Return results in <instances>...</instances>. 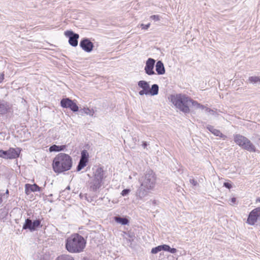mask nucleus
<instances>
[{
  "label": "nucleus",
  "instance_id": "1",
  "mask_svg": "<svg viewBox=\"0 0 260 260\" xmlns=\"http://www.w3.org/2000/svg\"><path fill=\"white\" fill-rule=\"evenodd\" d=\"M140 185L136 192V196L138 200H143L149 193V191L153 189L156 183V176L151 170H147L144 175L138 179Z\"/></svg>",
  "mask_w": 260,
  "mask_h": 260
},
{
  "label": "nucleus",
  "instance_id": "2",
  "mask_svg": "<svg viewBox=\"0 0 260 260\" xmlns=\"http://www.w3.org/2000/svg\"><path fill=\"white\" fill-rule=\"evenodd\" d=\"M72 158L69 155L60 153L53 158L52 169L57 174L62 173L70 170L72 167Z\"/></svg>",
  "mask_w": 260,
  "mask_h": 260
},
{
  "label": "nucleus",
  "instance_id": "3",
  "mask_svg": "<svg viewBox=\"0 0 260 260\" xmlns=\"http://www.w3.org/2000/svg\"><path fill=\"white\" fill-rule=\"evenodd\" d=\"M171 99L174 105L184 113H189V105L190 103L191 104L192 106L197 108L200 105V103L197 101H194L190 98L181 94L172 95Z\"/></svg>",
  "mask_w": 260,
  "mask_h": 260
},
{
  "label": "nucleus",
  "instance_id": "4",
  "mask_svg": "<svg viewBox=\"0 0 260 260\" xmlns=\"http://www.w3.org/2000/svg\"><path fill=\"white\" fill-rule=\"evenodd\" d=\"M86 240L79 234H74L66 240V248L70 253H80L86 246Z\"/></svg>",
  "mask_w": 260,
  "mask_h": 260
},
{
  "label": "nucleus",
  "instance_id": "5",
  "mask_svg": "<svg viewBox=\"0 0 260 260\" xmlns=\"http://www.w3.org/2000/svg\"><path fill=\"white\" fill-rule=\"evenodd\" d=\"M104 178V171L102 168L98 167L94 172L93 178L89 181L90 191H97L102 186Z\"/></svg>",
  "mask_w": 260,
  "mask_h": 260
},
{
  "label": "nucleus",
  "instance_id": "6",
  "mask_svg": "<svg viewBox=\"0 0 260 260\" xmlns=\"http://www.w3.org/2000/svg\"><path fill=\"white\" fill-rule=\"evenodd\" d=\"M234 140L236 144L243 149L250 152L256 151L254 145L246 137L240 134H237L234 136Z\"/></svg>",
  "mask_w": 260,
  "mask_h": 260
},
{
  "label": "nucleus",
  "instance_id": "7",
  "mask_svg": "<svg viewBox=\"0 0 260 260\" xmlns=\"http://www.w3.org/2000/svg\"><path fill=\"white\" fill-rule=\"evenodd\" d=\"M21 149L20 148H10L7 150H0V157L5 159H13L19 157Z\"/></svg>",
  "mask_w": 260,
  "mask_h": 260
},
{
  "label": "nucleus",
  "instance_id": "8",
  "mask_svg": "<svg viewBox=\"0 0 260 260\" xmlns=\"http://www.w3.org/2000/svg\"><path fill=\"white\" fill-rule=\"evenodd\" d=\"M42 226L41 220L36 219L34 221H32L29 218H27L25 219V223L23 225V230H29L30 232L35 231L38 228Z\"/></svg>",
  "mask_w": 260,
  "mask_h": 260
},
{
  "label": "nucleus",
  "instance_id": "9",
  "mask_svg": "<svg viewBox=\"0 0 260 260\" xmlns=\"http://www.w3.org/2000/svg\"><path fill=\"white\" fill-rule=\"evenodd\" d=\"M64 35L69 38V43L73 47H76L78 45L79 35L74 32L72 30H67L64 31Z\"/></svg>",
  "mask_w": 260,
  "mask_h": 260
},
{
  "label": "nucleus",
  "instance_id": "10",
  "mask_svg": "<svg viewBox=\"0 0 260 260\" xmlns=\"http://www.w3.org/2000/svg\"><path fill=\"white\" fill-rule=\"evenodd\" d=\"M260 216V207L252 210L249 213L247 223L250 225H254L257 221V218Z\"/></svg>",
  "mask_w": 260,
  "mask_h": 260
},
{
  "label": "nucleus",
  "instance_id": "11",
  "mask_svg": "<svg viewBox=\"0 0 260 260\" xmlns=\"http://www.w3.org/2000/svg\"><path fill=\"white\" fill-rule=\"evenodd\" d=\"M80 47L85 52H90L94 47L93 44L90 40L86 38H83L80 42Z\"/></svg>",
  "mask_w": 260,
  "mask_h": 260
},
{
  "label": "nucleus",
  "instance_id": "12",
  "mask_svg": "<svg viewBox=\"0 0 260 260\" xmlns=\"http://www.w3.org/2000/svg\"><path fill=\"white\" fill-rule=\"evenodd\" d=\"M155 60L153 58H149L146 62V66L144 68L146 74L148 75H152L155 74L153 69L155 65Z\"/></svg>",
  "mask_w": 260,
  "mask_h": 260
},
{
  "label": "nucleus",
  "instance_id": "13",
  "mask_svg": "<svg viewBox=\"0 0 260 260\" xmlns=\"http://www.w3.org/2000/svg\"><path fill=\"white\" fill-rule=\"evenodd\" d=\"M11 106L7 102L2 100L0 101V114L4 115L10 112Z\"/></svg>",
  "mask_w": 260,
  "mask_h": 260
},
{
  "label": "nucleus",
  "instance_id": "14",
  "mask_svg": "<svg viewBox=\"0 0 260 260\" xmlns=\"http://www.w3.org/2000/svg\"><path fill=\"white\" fill-rule=\"evenodd\" d=\"M25 193L27 194H28L30 192H36V191H40L41 190V187H39L37 184H25Z\"/></svg>",
  "mask_w": 260,
  "mask_h": 260
},
{
  "label": "nucleus",
  "instance_id": "15",
  "mask_svg": "<svg viewBox=\"0 0 260 260\" xmlns=\"http://www.w3.org/2000/svg\"><path fill=\"white\" fill-rule=\"evenodd\" d=\"M206 128L214 135L216 136H218L222 138L223 140H225L226 138V136L223 135L219 130L215 128L213 126L211 125H208Z\"/></svg>",
  "mask_w": 260,
  "mask_h": 260
},
{
  "label": "nucleus",
  "instance_id": "16",
  "mask_svg": "<svg viewBox=\"0 0 260 260\" xmlns=\"http://www.w3.org/2000/svg\"><path fill=\"white\" fill-rule=\"evenodd\" d=\"M155 70L158 75H164L165 73V69L162 62L158 60L155 65Z\"/></svg>",
  "mask_w": 260,
  "mask_h": 260
},
{
  "label": "nucleus",
  "instance_id": "17",
  "mask_svg": "<svg viewBox=\"0 0 260 260\" xmlns=\"http://www.w3.org/2000/svg\"><path fill=\"white\" fill-rule=\"evenodd\" d=\"M114 219L117 223L123 225H127L129 223V220L127 218L121 217L119 215L114 217Z\"/></svg>",
  "mask_w": 260,
  "mask_h": 260
},
{
  "label": "nucleus",
  "instance_id": "18",
  "mask_svg": "<svg viewBox=\"0 0 260 260\" xmlns=\"http://www.w3.org/2000/svg\"><path fill=\"white\" fill-rule=\"evenodd\" d=\"M138 86L142 88L143 90H145V91H147L148 92L149 90L150 89V85L149 83L144 80H141L138 82Z\"/></svg>",
  "mask_w": 260,
  "mask_h": 260
},
{
  "label": "nucleus",
  "instance_id": "19",
  "mask_svg": "<svg viewBox=\"0 0 260 260\" xmlns=\"http://www.w3.org/2000/svg\"><path fill=\"white\" fill-rule=\"evenodd\" d=\"M159 86L156 84H154L150 87V89L148 91V94L154 96L156 95L158 93Z\"/></svg>",
  "mask_w": 260,
  "mask_h": 260
},
{
  "label": "nucleus",
  "instance_id": "20",
  "mask_svg": "<svg viewBox=\"0 0 260 260\" xmlns=\"http://www.w3.org/2000/svg\"><path fill=\"white\" fill-rule=\"evenodd\" d=\"M72 102L69 98L62 99L60 101V105L64 108H69Z\"/></svg>",
  "mask_w": 260,
  "mask_h": 260
},
{
  "label": "nucleus",
  "instance_id": "21",
  "mask_svg": "<svg viewBox=\"0 0 260 260\" xmlns=\"http://www.w3.org/2000/svg\"><path fill=\"white\" fill-rule=\"evenodd\" d=\"M66 145H53L49 148V150L50 152L52 151H55V152H59L61 151L64 150V149L66 148Z\"/></svg>",
  "mask_w": 260,
  "mask_h": 260
},
{
  "label": "nucleus",
  "instance_id": "22",
  "mask_svg": "<svg viewBox=\"0 0 260 260\" xmlns=\"http://www.w3.org/2000/svg\"><path fill=\"white\" fill-rule=\"evenodd\" d=\"M123 237L128 240L129 242H131L135 239V234L132 232H124Z\"/></svg>",
  "mask_w": 260,
  "mask_h": 260
},
{
  "label": "nucleus",
  "instance_id": "23",
  "mask_svg": "<svg viewBox=\"0 0 260 260\" xmlns=\"http://www.w3.org/2000/svg\"><path fill=\"white\" fill-rule=\"evenodd\" d=\"M88 160H84L83 159H80L79 162L77 166L76 170L77 171H81L83 168H84L88 162Z\"/></svg>",
  "mask_w": 260,
  "mask_h": 260
},
{
  "label": "nucleus",
  "instance_id": "24",
  "mask_svg": "<svg viewBox=\"0 0 260 260\" xmlns=\"http://www.w3.org/2000/svg\"><path fill=\"white\" fill-rule=\"evenodd\" d=\"M69 108L74 112H77L79 110L78 106L73 101Z\"/></svg>",
  "mask_w": 260,
  "mask_h": 260
},
{
  "label": "nucleus",
  "instance_id": "25",
  "mask_svg": "<svg viewBox=\"0 0 260 260\" xmlns=\"http://www.w3.org/2000/svg\"><path fill=\"white\" fill-rule=\"evenodd\" d=\"M88 153L86 150H84L81 152V156L80 159H83L84 160H86L88 161Z\"/></svg>",
  "mask_w": 260,
  "mask_h": 260
},
{
  "label": "nucleus",
  "instance_id": "26",
  "mask_svg": "<svg viewBox=\"0 0 260 260\" xmlns=\"http://www.w3.org/2000/svg\"><path fill=\"white\" fill-rule=\"evenodd\" d=\"M248 80L250 83H256L259 81L260 82L259 78L256 76L250 77L248 79Z\"/></svg>",
  "mask_w": 260,
  "mask_h": 260
},
{
  "label": "nucleus",
  "instance_id": "27",
  "mask_svg": "<svg viewBox=\"0 0 260 260\" xmlns=\"http://www.w3.org/2000/svg\"><path fill=\"white\" fill-rule=\"evenodd\" d=\"M56 260H74V258L69 255H61L57 258Z\"/></svg>",
  "mask_w": 260,
  "mask_h": 260
},
{
  "label": "nucleus",
  "instance_id": "28",
  "mask_svg": "<svg viewBox=\"0 0 260 260\" xmlns=\"http://www.w3.org/2000/svg\"><path fill=\"white\" fill-rule=\"evenodd\" d=\"M161 251V249H160V245L157 246V247H155L154 248H153L152 249H151V253H153V254H156L157 253H158V252Z\"/></svg>",
  "mask_w": 260,
  "mask_h": 260
},
{
  "label": "nucleus",
  "instance_id": "29",
  "mask_svg": "<svg viewBox=\"0 0 260 260\" xmlns=\"http://www.w3.org/2000/svg\"><path fill=\"white\" fill-rule=\"evenodd\" d=\"M161 250L168 251V249L170 248V246L166 244L161 245H160Z\"/></svg>",
  "mask_w": 260,
  "mask_h": 260
},
{
  "label": "nucleus",
  "instance_id": "30",
  "mask_svg": "<svg viewBox=\"0 0 260 260\" xmlns=\"http://www.w3.org/2000/svg\"><path fill=\"white\" fill-rule=\"evenodd\" d=\"M150 18L155 21H158L160 20L159 16L158 15H151Z\"/></svg>",
  "mask_w": 260,
  "mask_h": 260
},
{
  "label": "nucleus",
  "instance_id": "31",
  "mask_svg": "<svg viewBox=\"0 0 260 260\" xmlns=\"http://www.w3.org/2000/svg\"><path fill=\"white\" fill-rule=\"evenodd\" d=\"M131 191V190L129 189H123L121 193V194L122 196H125L126 195H127Z\"/></svg>",
  "mask_w": 260,
  "mask_h": 260
},
{
  "label": "nucleus",
  "instance_id": "32",
  "mask_svg": "<svg viewBox=\"0 0 260 260\" xmlns=\"http://www.w3.org/2000/svg\"><path fill=\"white\" fill-rule=\"evenodd\" d=\"M206 111L208 113H209L211 115H214L215 114V111L208 107L206 108Z\"/></svg>",
  "mask_w": 260,
  "mask_h": 260
},
{
  "label": "nucleus",
  "instance_id": "33",
  "mask_svg": "<svg viewBox=\"0 0 260 260\" xmlns=\"http://www.w3.org/2000/svg\"><path fill=\"white\" fill-rule=\"evenodd\" d=\"M84 112L87 114H89V115H92V112H91V111L88 109V108H84Z\"/></svg>",
  "mask_w": 260,
  "mask_h": 260
},
{
  "label": "nucleus",
  "instance_id": "34",
  "mask_svg": "<svg viewBox=\"0 0 260 260\" xmlns=\"http://www.w3.org/2000/svg\"><path fill=\"white\" fill-rule=\"evenodd\" d=\"M168 252H170L171 253H175L177 252V249L174 248H171L168 249Z\"/></svg>",
  "mask_w": 260,
  "mask_h": 260
},
{
  "label": "nucleus",
  "instance_id": "35",
  "mask_svg": "<svg viewBox=\"0 0 260 260\" xmlns=\"http://www.w3.org/2000/svg\"><path fill=\"white\" fill-rule=\"evenodd\" d=\"M150 23H148L147 24H142L141 27L142 29H147L150 27Z\"/></svg>",
  "mask_w": 260,
  "mask_h": 260
},
{
  "label": "nucleus",
  "instance_id": "36",
  "mask_svg": "<svg viewBox=\"0 0 260 260\" xmlns=\"http://www.w3.org/2000/svg\"><path fill=\"white\" fill-rule=\"evenodd\" d=\"M139 94L140 95H148V92L142 89L139 92Z\"/></svg>",
  "mask_w": 260,
  "mask_h": 260
},
{
  "label": "nucleus",
  "instance_id": "37",
  "mask_svg": "<svg viewBox=\"0 0 260 260\" xmlns=\"http://www.w3.org/2000/svg\"><path fill=\"white\" fill-rule=\"evenodd\" d=\"M189 182L191 184H192L193 186H196L198 184L197 181H196L193 179H190Z\"/></svg>",
  "mask_w": 260,
  "mask_h": 260
},
{
  "label": "nucleus",
  "instance_id": "38",
  "mask_svg": "<svg viewBox=\"0 0 260 260\" xmlns=\"http://www.w3.org/2000/svg\"><path fill=\"white\" fill-rule=\"evenodd\" d=\"M224 186L227 188L230 189L232 187V185L228 182H225L224 183Z\"/></svg>",
  "mask_w": 260,
  "mask_h": 260
},
{
  "label": "nucleus",
  "instance_id": "39",
  "mask_svg": "<svg viewBox=\"0 0 260 260\" xmlns=\"http://www.w3.org/2000/svg\"><path fill=\"white\" fill-rule=\"evenodd\" d=\"M4 79V73H0V83L3 82Z\"/></svg>",
  "mask_w": 260,
  "mask_h": 260
},
{
  "label": "nucleus",
  "instance_id": "40",
  "mask_svg": "<svg viewBox=\"0 0 260 260\" xmlns=\"http://www.w3.org/2000/svg\"><path fill=\"white\" fill-rule=\"evenodd\" d=\"M206 108H207L206 106H205L200 104V105L199 106V107H198L197 108L202 109H205L206 110Z\"/></svg>",
  "mask_w": 260,
  "mask_h": 260
},
{
  "label": "nucleus",
  "instance_id": "41",
  "mask_svg": "<svg viewBox=\"0 0 260 260\" xmlns=\"http://www.w3.org/2000/svg\"><path fill=\"white\" fill-rule=\"evenodd\" d=\"M147 145H148V143L146 142H145V141L142 142V146L144 149L146 148Z\"/></svg>",
  "mask_w": 260,
  "mask_h": 260
},
{
  "label": "nucleus",
  "instance_id": "42",
  "mask_svg": "<svg viewBox=\"0 0 260 260\" xmlns=\"http://www.w3.org/2000/svg\"><path fill=\"white\" fill-rule=\"evenodd\" d=\"M5 194H2L0 193V204L2 203L3 202V196H4Z\"/></svg>",
  "mask_w": 260,
  "mask_h": 260
},
{
  "label": "nucleus",
  "instance_id": "43",
  "mask_svg": "<svg viewBox=\"0 0 260 260\" xmlns=\"http://www.w3.org/2000/svg\"><path fill=\"white\" fill-rule=\"evenodd\" d=\"M236 198H232L231 199V202H232V203H234H234L236 202Z\"/></svg>",
  "mask_w": 260,
  "mask_h": 260
},
{
  "label": "nucleus",
  "instance_id": "44",
  "mask_svg": "<svg viewBox=\"0 0 260 260\" xmlns=\"http://www.w3.org/2000/svg\"><path fill=\"white\" fill-rule=\"evenodd\" d=\"M256 202H259L260 203V198H258L256 199Z\"/></svg>",
  "mask_w": 260,
  "mask_h": 260
},
{
  "label": "nucleus",
  "instance_id": "45",
  "mask_svg": "<svg viewBox=\"0 0 260 260\" xmlns=\"http://www.w3.org/2000/svg\"><path fill=\"white\" fill-rule=\"evenodd\" d=\"M6 194H9V190L7 189L6 191V193H5Z\"/></svg>",
  "mask_w": 260,
  "mask_h": 260
},
{
  "label": "nucleus",
  "instance_id": "46",
  "mask_svg": "<svg viewBox=\"0 0 260 260\" xmlns=\"http://www.w3.org/2000/svg\"><path fill=\"white\" fill-rule=\"evenodd\" d=\"M67 189H70V187H69V186H68V187H67Z\"/></svg>",
  "mask_w": 260,
  "mask_h": 260
},
{
  "label": "nucleus",
  "instance_id": "47",
  "mask_svg": "<svg viewBox=\"0 0 260 260\" xmlns=\"http://www.w3.org/2000/svg\"><path fill=\"white\" fill-rule=\"evenodd\" d=\"M129 179H132V177L131 176L129 177Z\"/></svg>",
  "mask_w": 260,
  "mask_h": 260
}]
</instances>
